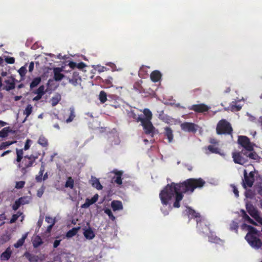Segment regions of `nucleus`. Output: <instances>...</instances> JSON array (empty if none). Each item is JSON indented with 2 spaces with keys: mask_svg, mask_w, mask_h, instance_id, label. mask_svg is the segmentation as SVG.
Here are the masks:
<instances>
[{
  "mask_svg": "<svg viewBox=\"0 0 262 262\" xmlns=\"http://www.w3.org/2000/svg\"><path fill=\"white\" fill-rule=\"evenodd\" d=\"M60 242H61V240L56 239L54 241V244H53L54 248H57L60 245Z\"/></svg>",
  "mask_w": 262,
  "mask_h": 262,
  "instance_id": "nucleus-64",
  "label": "nucleus"
},
{
  "mask_svg": "<svg viewBox=\"0 0 262 262\" xmlns=\"http://www.w3.org/2000/svg\"><path fill=\"white\" fill-rule=\"evenodd\" d=\"M62 71V69L61 68H55L53 69L54 72V79L56 81H59L61 80L64 75L61 72Z\"/></svg>",
  "mask_w": 262,
  "mask_h": 262,
  "instance_id": "nucleus-17",
  "label": "nucleus"
},
{
  "mask_svg": "<svg viewBox=\"0 0 262 262\" xmlns=\"http://www.w3.org/2000/svg\"><path fill=\"white\" fill-rule=\"evenodd\" d=\"M14 142L12 141H6L4 142L1 143L0 145V150L4 149L9 146L12 145Z\"/></svg>",
  "mask_w": 262,
  "mask_h": 262,
  "instance_id": "nucleus-48",
  "label": "nucleus"
},
{
  "mask_svg": "<svg viewBox=\"0 0 262 262\" xmlns=\"http://www.w3.org/2000/svg\"><path fill=\"white\" fill-rule=\"evenodd\" d=\"M32 109H33V107L31 104H29L27 105V106L24 112V114L26 115V117L25 118V119L23 120V123H24L26 121L27 117L29 115H31V114L32 112Z\"/></svg>",
  "mask_w": 262,
  "mask_h": 262,
  "instance_id": "nucleus-33",
  "label": "nucleus"
},
{
  "mask_svg": "<svg viewBox=\"0 0 262 262\" xmlns=\"http://www.w3.org/2000/svg\"><path fill=\"white\" fill-rule=\"evenodd\" d=\"M74 180L71 177H69L67 180L64 186L66 188H70V189H73L74 188Z\"/></svg>",
  "mask_w": 262,
  "mask_h": 262,
  "instance_id": "nucleus-36",
  "label": "nucleus"
},
{
  "mask_svg": "<svg viewBox=\"0 0 262 262\" xmlns=\"http://www.w3.org/2000/svg\"><path fill=\"white\" fill-rule=\"evenodd\" d=\"M45 189V186L42 185L41 187L37 190V196L39 198H41L44 193Z\"/></svg>",
  "mask_w": 262,
  "mask_h": 262,
  "instance_id": "nucleus-52",
  "label": "nucleus"
},
{
  "mask_svg": "<svg viewBox=\"0 0 262 262\" xmlns=\"http://www.w3.org/2000/svg\"><path fill=\"white\" fill-rule=\"evenodd\" d=\"M22 214V212L18 211L16 214H13L9 222L10 224H13L15 223L18 219L19 216Z\"/></svg>",
  "mask_w": 262,
  "mask_h": 262,
  "instance_id": "nucleus-44",
  "label": "nucleus"
},
{
  "mask_svg": "<svg viewBox=\"0 0 262 262\" xmlns=\"http://www.w3.org/2000/svg\"><path fill=\"white\" fill-rule=\"evenodd\" d=\"M22 199H18L15 201L14 203L12 206V209L14 210H17L19 208V207L21 205L20 203V201Z\"/></svg>",
  "mask_w": 262,
  "mask_h": 262,
  "instance_id": "nucleus-50",
  "label": "nucleus"
},
{
  "mask_svg": "<svg viewBox=\"0 0 262 262\" xmlns=\"http://www.w3.org/2000/svg\"><path fill=\"white\" fill-rule=\"evenodd\" d=\"M207 149L211 153L219 154L220 152L219 148L212 145L208 146Z\"/></svg>",
  "mask_w": 262,
  "mask_h": 262,
  "instance_id": "nucleus-45",
  "label": "nucleus"
},
{
  "mask_svg": "<svg viewBox=\"0 0 262 262\" xmlns=\"http://www.w3.org/2000/svg\"><path fill=\"white\" fill-rule=\"evenodd\" d=\"M31 142V140L30 139H27L25 142V144L23 150H27L30 148V143Z\"/></svg>",
  "mask_w": 262,
  "mask_h": 262,
  "instance_id": "nucleus-56",
  "label": "nucleus"
},
{
  "mask_svg": "<svg viewBox=\"0 0 262 262\" xmlns=\"http://www.w3.org/2000/svg\"><path fill=\"white\" fill-rule=\"evenodd\" d=\"M187 213L188 215L191 218H196V220H199L201 217H202L199 213L196 212L194 210L191 209L190 207L187 208Z\"/></svg>",
  "mask_w": 262,
  "mask_h": 262,
  "instance_id": "nucleus-27",
  "label": "nucleus"
},
{
  "mask_svg": "<svg viewBox=\"0 0 262 262\" xmlns=\"http://www.w3.org/2000/svg\"><path fill=\"white\" fill-rule=\"evenodd\" d=\"M246 209L248 213L252 217H255V216L258 214L257 210L251 204L247 203L246 204Z\"/></svg>",
  "mask_w": 262,
  "mask_h": 262,
  "instance_id": "nucleus-19",
  "label": "nucleus"
},
{
  "mask_svg": "<svg viewBox=\"0 0 262 262\" xmlns=\"http://www.w3.org/2000/svg\"><path fill=\"white\" fill-rule=\"evenodd\" d=\"M41 81V78L39 77H36L33 79L30 83V86L31 89L38 85Z\"/></svg>",
  "mask_w": 262,
  "mask_h": 262,
  "instance_id": "nucleus-42",
  "label": "nucleus"
},
{
  "mask_svg": "<svg viewBox=\"0 0 262 262\" xmlns=\"http://www.w3.org/2000/svg\"><path fill=\"white\" fill-rule=\"evenodd\" d=\"M111 206L114 211L120 210L123 209L122 202L120 201H113Z\"/></svg>",
  "mask_w": 262,
  "mask_h": 262,
  "instance_id": "nucleus-26",
  "label": "nucleus"
},
{
  "mask_svg": "<svg viewBox=\"0 0 262 262\" xmlns=\"http://www.w3.org/2000/svg\"><path fill=\"white\" fill-rule=\"evenodd\" d=\"M181 128L185 132L195 133L196 131L195 125L193 123H183L181 124Z\"/></svg>",
  "mask_w": 262,
  "mask_h": 262,
  "instance_id": "nucleus-14",
  "label": "nucleus"
},
{
  "mask_svg": "<svg viewBox=\"0 0 262 262\" xmlns=\"http://www.w3.org/2000/svg\"><path fill=\"white\" fill-rule=\"evenodd\" d=\"M245 239L249 245L255 249H258L262 246V242L256 236H249V235H246Z\"/></svg>",
  "mask_w": 262,
  "mask_h": 262,
  "instance_id": "nucleus-8",
  "label": "nucleus"
},
{
  "mask_svg": "<svg viewBox=\"0 0 262 262\" xmlns=\"http://www.w3.org/2000/svg\"><path fill=\"white\" fill-rule=\"evenodd\" d=\"M242 108V106L240 105H236V104H231L230 105V110L231 111L234 112H238L241 110Z\"/></svg>",
  "mask_w": 262,
  "mask_h": 262,
  "instance_id": "nucleus-46",
  "label": "nucleus"
},
{
  "mask_svg": "<svg viewBox=\"0 0 262 262\" xmlns=\"http://www.w3.org/2000/svg\"><path fill=\"white\" fill-rule=\"evenodd\" d=\"M245 239L249 245L255 249H258L262 246V242L256 236H249V235H246Z\"/></svg>",
  "mask_w": 262,
  "mask_h": 262,
  "instance_id": "nucleus-7",
  "label": "nucleus"
},
{
  "mask_svg": "<svg viewBox=\"0 0 262 262\" xmlns=\"http://www.w3.org/2000/svg\"><path fill=\"white\" fill-rule=\"evenodd\" d=\"M232 133V128L231 124L226 120L222 119L216 126V133L218 135H230Z\"/></svg>",
  "mask_w": 262,
  "mask_h": 262,
  "instance_id": "nucleus-3",
  "label": "nucleus"
},
{
  "mask_svg": "<svg viewBox=\"0 0 262 262\" xmlns=\"http://www.w3.org/2000/svg\"><path fill=\"white\" fill-rule=\"evenodd\" d=\"M19 199H22V200L20 201V205H25L29 203V201L27 200V197L23 196L20 197Z\"/></svg>",
  "mask_w": 262,
  "mask_h": 262,
  "instance_id": "nucleus-57",
  "label": "nucleus"
},
{
  "mask_svg": "<svg viewBox=\"0 0 262 262\" xmlns=\"http://www.w3.org/2000/svg\"><path fill=\"white\" fill-rule=\"evenodd\" d=\"M46 221L48 223H49V224H52V223H55L54 220L52 217H51L50 216H46Z\"/></svg>",
  "mask_w": 262,
  "mask_h": 262,
  "instance_id": "nucleus-61",
  "label": "nucleus"
},
{
  "mask_svg": "<svg viewBox=\"0 0 262 262\" xmlns=\"http://www.w3.org/2000/svg\"><path fill=\"white\" fill-rule=\"evenodd\" d=\"M104 212L106 213L109 217V218L112 221H114L115 220V217L113 215L111 209L107 208L104 210Z\"/></svg>",
  "mask_w": 262,
  "mask_h": 262,
  "instance_id": "nucleus-49",
  "label": "nucleus"
},
{
  "mask_svg": "<svg viewBox=\"0 0 262 262\" xmlns=\"http://www.w3.org/2000/svg\"><path fill=\"white\" fill-rule=\"evenodd\" d=\"M256 222L260 225H262V218L257 214L255 217H253Z\"/></svg>",
  "mask_w": 262,
  "mask_h": 262,
  "instance_id": "nucleus-58",
  "label": "nucleus"
},
{
  "mask_svg": "<svg viewBox=\"0 0 262 262\" xmlns=\"http://www.w3.org/2000/svg\"><path fill=\"white\" fill-rule=\"evenodd\" d=\"M35 94L40 95L41 96H43L45 93V86L44 85H40L36 91V92H34Z\"/></svg>",
  "mask_w": 262,
  "mask_h": 262,
  "instance_id": "nucleus-47",
  "label": "nucleus"
},
{
  "mask_svg": "<svg viewBox=\"0 0 262 262\" xmlns=\"http://www.w3.org/2000/svg\"><path fill=\"white\" fill-rule=\"evenodd\" d=\"M238 143L244 148L242 150L249 151L253 150L254 144L250 142L249 138L247 136H239L238 138Z\"/></svg>",
  "mask_w": 262,
  "mask_h": 262,
  "instance_id": "nucleus-4",
  "label": "nucleus"
},
{
  "mask_svg": "<svg viewBox=\"0 0 262 262\" xmlns=\"http://www.w3.org/2000/svg\"><path fill=\"white\" fill-rule=\"evenodd\" d=\"M10 132L11 129L9 127H5L0 131V137L2 138L6 137Z\"/></svg>",
  "mask_w": 262,
  "mask_h": 262,
  "instance_id": "nucleus-37",
  "label": "nucleus"
},
{
  "mask_svg": "<svg viewBox=\"0 0 262 262\" xmlns=\"http://www.w3.org/2000/svg\"><path fill=\"white\" fill-rule=\"evenodd\" d=\"M61 99L60 95H57L51 98V104L53 106H56Z\"/></svg>",
  "mask_w": 262,
  "mask_h": 262,
  "instance_id": "nucleus-39",
  "label": "nucleus"
},
{
  "mask_svg": "<svg viewBox=\"0 0 262 262\" xmlns=\"http://www.w3.org/2000/svg\"><path fill=\"white\" fill-rule=\"evenodd\" d=\"M165 138L167 139L168 143H171L173 140V134L172 129L166 126L164 128V131L162 133Z\"/></svg>",
  "mask_w": 262,
  "mask_h": 262,
  "instance_id": "nucleus-15",
  "label": "nucleus"
},
{
  "mask_svg": "<svg viewBox=\"0 0 262 262\" xmlns=\"http://www.w3.org/2000/svg\"><path fill=\"white\" fill-rule=\"evenodd\" d=\"M205 184L206 182L201 178H189L178 183L171 182L160 191L159 198L162 204L167 206L174 197L173 207L178 208L181 206L180 202L185 194H191L195 189H202Z\"/></svg>",
  "mask_w": 262,
  "mask_h": 262,
  "instance_id": "nucleus-1",
  "label": "nucleus"
},
{
  "mask_svg": "<svg viewBox=\"0 0 262 262\" xmlns=\"http://www.w3.org/2000/svg\"><path fill=\"white\" fill-rule=\"evenodd\" d=\"M12 252L10 247H8L6 250L1 255V259L2 260H8L10 258Z\"/></svg>",
  "mask_w": 262,
  "mask_h": 262,
  "instance_id": "nucleus-21",
  "label": "nucleus"
},
{
  "mask_svg": "<svg viewBox=\"0 0 262 262\" xmlns=\"http://www.w3.org/2000/svg\"><path fill=\"white\" fill-rule=\"evenodd\" d=\"M247 153L245 150H242L239 152H232V158L235 163L240 165H244L248 162L246 155Z\"/></svg>",
  "mask_w": 262,
  "mask_h": 262,
  "instance_id": "nucleus-5",
  "label": "nucleus"
},
{
  "mask_svg": "<svg viewBox=\"0 0 262 262\" xmlns=\"http://www.w3.org/2000/svg\"><path fill=\"white\" fill-rule=\"evenodd\" d=\"M37 143L43 147H46L49 145L48 139L43 135L39 136Z\"/></svg>",
  "mask_w": 262,
  "mask_h": 262,
  "instance_id": "nucleus-29",
  "label": "nucleus"
},
{
  "mask_svg": "<svg viewBox=\"0 0 262 262\" xmlns=\"http://www.w3.org/2000/svg\"><path fill=\"white\" fill-rule=\"evenodd\" d=\"M18 73L21 77L25 76L27 73L26 68L25 66L21 67L18 70Z\"/></svg>",
  "mask_w": 262,
  "mask_h": 262,
  "instance_id": "nucleus-53",
  "label": "nucleus"
},
{
  "mask_svg": "<svg viewBox=\"0 0 262 262\" xmlns=\"http://www.w3.org/2000/svg\"><path fill=\"white\" fill-rule=\"evenodd\" d=\"M244 179L243 180V186L246 188L247 187H251L254 182V174L252 172H250L249 175L246 170H244Z\"/></svg>",
  "mask_w": 262,
  "mask_h": 262,
  "instance_id": "nucleus-6",
  "label": "nucleus"
},
{
  "mask_svg": "<svg viewBox=\"0 0 262 262\" xmlns=\"http://www.w3.org/2000/svg\"><path fill=\"white\" fill-rule=\"evenodd\" d=\"M43 244L42 239L38 235L35 236L32 239V244L34 248H37Z\"/></svg>",
  "mask_w": 262,
  "mask_h": 262,
  "instance_id": "nucleus-25",
  "label": "nucleus"
},
{
  "mask_svg": "<svg viewBox=\"0 0 262 262\" xmlns=\"http://www.w3.org/2000/svg\"><path fill=\"white\" fill-rule=\"evenodd\" d=\"M190 110H192L196 113H204L208 111L209 107L204 103L193 104L189 107Z\"/></svg>",
  "mask_w": 262,
  "mask_h": 262,
  "instance_id": "nucleus-11",
  "label": "nucleus"
},
{
  "mask_svg": "<svg viewBox=\"0 0 262 262\" xmlns=\"http://www.w3.org/2000/svg\"><path fill=\"white\" fill-rule=\"evenodd\" d=\"M85 67V63H84L82 62H79L78 64H77L76 68H77L79 69H82L83 68Z\"/></svg>",
  "mask_w": 262,
  "mask_h": 262,
  "instance_id": "nucleus-62",
  "label": "nucleus"
},
{
  "mask_svg": "<svg viewBox=\"0 0 262 262\" xmlns=\"http://www.w3.org/2000/svg\"><path fill=\"white\" fill-rule=\"evenodd\" d=\"M28 235V233H26L23 235L21 238L19 239L17 242L14 244V246L15 248H18L21 247L25 241Z\"/></svg>",
  "mask_w": 262,
  "mask_h": 262,
  "instance_id": "nucleus-30",
  "label": "nucleus"
},
{
  "mask_svg": "<svg viewBox=\"0 0 262 262\" xmlns=\"http://www.w3.org/2000/svg\"><path fill=\"white\" fill-rule=\"evenodd\" d=\"M233 188V193L235 194L236 197H238L239 196L238 191L236 187L234 185H232Z\"/></svg>",
  "mask_w": 262,
  "mask_h": 262,
  "instance_id": "nucleus-59",
  "label": "nucleus"
},
{
  "mask_svg": "<svg viewBox=\"0 0 262 262\" xmlns=\"http://www.w3.org/2000/svg\"><path fill=\"white\" fill-rule=\"evenodd\" d=\"M143 113L145 117L143 118V115L141 114V118H139V120L140 121H150L152 118V113L151 111L148 108H145L143 111Z\"/></svg>",
  "mask_w": 262,
  "mask_h": 262,
  "instance_id": "nucleus-22",
  "label": "nucleus"
},
{
  "mask_svg": "<svg viewBox=\"0 0 262 262\" xmlns=\"http://www.w3.org/2000/svg\"><path fill=\"white\" fill-rule=\"evenodd\" d=\"M242 215L243 218L247 221L248 223L254 225H257V224L255 222H254L252 219H251L246 213V211L244 210H241Z\"/></svg>",
  "mask_w": 262,
  "mask_h": 262,
  "instance_id": "nucleus-31",
  "label": "nucleus"
},
{
  "mask_svg": "<svg viewBox=\"0 0 262 262\" xmlns=\"http://www.w3.org/2000/svg\"><path fill=\"white\" fill-rule=\"evenodd\" d=\"M245 151L247 153V154L246 155L247 159H248V158H249L250 159L258 160L260 158V157L256 154V152L254 151V150L252 151L246 150Z\"/></svg>",
  "mask_w": 262,
  "mask_h": 262,
  "instance_id": "nucleus-28",
  "label": "nucleus"
},
{
  "mask_svg": "<svg viewBox=\"0 0 262 262\" xmlns=\"http://www.w3.org/2000/svg\"><path fill=\"white\" fill-rule=\"evenodd\" d=\"M111 173L115 174V176L112 179V182L117 184L119 186L121 185L122 184V177L123 174V171L114 169L111 171Z\"/></svg>",
  "mask_w": 262,
  "mask_h": 262,
  "instance_id": "nucleus-9",
  "label": "nucleus"
},
{
  "mask_svg": "<svg viewBox=\"0 0 262 262\" xmlns=\"http://www.w3.org/2000/svg\"><path fill=\"white\" fill-rule=\"evenodd\" d=\"M141 125L143 126V129L146 134L149 135L153 134L155 129L151 121H140Z\"/></svg>",
  "mask_w": 262,
  "mask_h": 262,
  "instance_id": "nucleus-13",
  "label": "nucleus"
},
{
  "mask_svg": "<svg viewBox=\"0 0 262 262\" xmlns=\"http://www.w3.org/2000/svg\"><path fill=\"white\" fill-rule=\"evenodd\" d=\"M161 77L162 74L161 72L158 70L154 71L151 73L150 75L151 80L154 82L159 81Z\"/></svg>",
  "mask_w": 262,
  "mask_h": 262,
  "instance_id": "nucleus-20",
  "label": "nucleus"
},
{
  "mask_svg": "<svg viewBox=\"0 0 262 262\" xmlns=\"http://www.w3.org/2000/svg\"><path fill=\"white\" fill-rule=\"evenodd\" d=\"M92 181V185L94 187L96 188L97 190L102 189L103 186L100 184L98 179L94 178Z\"/></svg>",
  "mask_w": 262,
  "mask_h": 262,
  "instance_id": "nucleus-35",
  "label": "nucleus"
},
{
  "mask_svg": "<svg viewBox=\"0 0 262 262\" xmlns=\"http://www.w3.org/2000/svg\"><path fill=\"white\" fill-rule=\"evenodd\" d=\"M69 81L73 85L76 86L81 81V78L77 72H74L72 78H69Z\"/></svg>",
  "mask_w": 262,
  "mask_h": 262,
  "instance_id": "nucleus-18",
  "label": "nucleus"
},
{
  "mask_svg": "<svg viewBox=\"0 0 262 262\" xmlns=\"http://www.w3.org/2000/svg\"><path fill=\"white\" fill-rule=\"evenodd\" d=\"M197 222V228L198 229L203 233L207 232L208 231H210L209 227L207 224V222L201 217L199 220H196Z\"/></svg>",
  "mask_w": 262,
  "mask_h": 262,
  "instance_id": "nucleus-10",
  "label": "nucleus"
},
{
  "mask_svg": "<svg viewBox=\"0 0 262 262\" xmlns=\"http://www.w3.org/2000/svg\"><path fill=\"white\" fill-rule=\"evenodd\" d=\"M112 81L113 78L112 77H108L107 78L103 80L104 83L106 84L108 87L113 86Z\"/></svg>",
  "mask_w": 262,
  "mask_h": 262,
  "instance_id": "nucleus-51",
  "label": "nucleus"
},
{
  "mask_svg": "<svg viewBox=\"0 0 262 262\" xmlns=\"http://www.w3.org/2000/svg\"><path fill=\"white\" fill-rule=\"evenodd\" d=\"M128 116L129 118H132L137 122H140V120H139L138 118H141V115L137 116L134 110H131L128 113Z\"/></svg>",
  "mask_w": 262,
  "mask_h": 262,
  "instance_id": "nucleus-34",
  "label": "nucleus"
},
{
  "mask_svg": "<svg viewBox=\"0 0 262 262\" xmlns=\"http://www.w3.org/2000/svg\"><path fill=\"white\" fill-rule=\"evenodd\" d=\"M99 100L102 103H104L107 100V95L106 93L103 91H101L100 92L99 96Z\"/></svg>",
  "mask_w": 262,
  "mask_h": 262,
  "instance_id": "nucleus-43",
  "label": "nucleus"
},
{
  "mask_svg": "<svg viewBox=\"0 0 262 262\" xmlns=\"http://www.w3.org/2000/svg\"><path fill=\"white\" fill-rule=\"evenodd\" d=\"M16 81L12 76L8 77V79L4 81L5 85L3 89L7 91L13 90L15 87Z\"/></svg>",
  "mask_w": 262,
  "mask_h": 262,
  "instance_id": "nucleus-12",
  "label": "nucleus"
},
{
  "mask_svg": "<svg viewBox=\"0 0 262 262\" xmlns=\"http://www.w3.org/2000/svg\"><path fill=\"white\" fill-rule=\"evenodd\" d=\"M5 61L9 64H13L15 62V58L12 57H6L5 59Z\"/></svg>",
  "mask_w": 262,
  "mask_h": 262,
  "instance_id": "nucleus-55",
  "label": "nucleus"
},
{
  "mask_svg": "<svg viewBox=\"0 0 262 262\" xmlns=\"http://www.w3.org/2000/svg\"><path fill=\"white\" fill-rule=\"evenodd\" d=\"M83 235L88 239H92L95 236V234L91 227L84 230Z\"/></svg>",
  "mask_w": 262,
  "mask_h": 262,
  "instance_id": "nucleus-23",
  "label": "nucleus"
},
{
  "mask_svg": "<svg viewBox=\"0 0 262 262\" xmlns=\"http://www.w3.org/2000/svg\"><path fill=\"white\" fill-rule=\"evenodd\" d=\"M70 114L68 118L67 119L66 122L69 123L72 122L74 118L75 117V111L73 107H70Z\"/></svg>",
  "mask_w": 262,
  "mask_h": 262,
  "instance_id": "nucleus-41",
  "label": "nucleus"
},
{
  "mask_svg": "<svg viewBox=\"0 0 262 262\" xmlns=\"http://www.w3.org/2000/svg\"><path fill=\"white\" fill-rule=\"evenodd\" d=\"M80 229V227H74L67 232L66 236L68 238L72 237L75 236Z\"/></svg>",
  "mask_w": 262,
  "mask_h": 262,
  "instance_id": "nucleus-32",
  "label": "nucleus"
},
{
  "mask_svg": "<svg viewBox=\"0 0 262 262\" xmlns=\"http://www.w3.org/2000/svg\"><path fill=\"white\" fill-rule=\"evenodd\" d=\"M248 232L247 235L249 236H255L257 234V230L251 226H248Z\"/></svg>",
  "mask_w": 262,
  "mask_h": 262,
  "instance_id": "nucleus-38",
  "label": "nucleus"
},
{
  "mask_svg": "<svg viewBox=\"0 0 262 262\" xmlns=\"http://www.w3.org/2000/svg\"><path fill=\"white\" fill-rule=\"evenodd\" d=\"M210 235L208 236V241L209 242L219 243L221 241V239L219 237L213 235V234L211 232H210Z\"/></svg>",
  "mask_w": 262,
  "mask_h": 262,
  "instance_id": "nucleus-40",
  "label": "nucleus"
},
{
  "mask_svg": "<svg viewBox=\"0 0 262 262\" xmlns=\"http://www.w3.org/2000/svg\"><path fill=\"white\" fill-rule=\"evenodd\" d=\"M25 184V182L24 181L16 182L15 185V188L16 189H21L23 188Z\"/></svg>",
  "mask_w": 262,
  "mask_h": 262,
  "instance_id": "nucleus-54",
  "label": "nucleus"
},
{
  "mask_svg": "<svg viewBox=\"0 0 262 262\" xmlns=\"http://www.w3.org/2000/svg\"><path fill=\"white\" fill-rule=\"evenodd\" d=\"M16 152L17 157L14 163L17 165V167L20 169L21 173L25 174L27 172V169L33 165L38 158V156L31 155L24 157L23 149H16Z\"/></svg>",
  "mask_w": 262,
  "mask_h": 262,
  "instance_id": "nucleus-2",
  "label": "nucleus"
},
{
  "mask_svg": "<svg viewBox=\"0 0 262 262\" xmlns=\"http://www.w3.org/2000/svg\"><path fill=\"white\" fill-rule=\"evenodd\" d=\"M98 198L99 195L96 193L91 199L87 198L85 203L81 205V207L83 208H88L90 205L96 203L98 201Z\"/></svg>",
  "mask_w": 262,
  "mask_h": 262,
  "instance_id": "nucleus-16",
  "label": "nucleus"
},
{
  "mask_svg": "<svg viewBox=\"0 0 262 262\" xmlns=\"http://www.w3.org/2000/svg\"><path fill=\"white\" fill-rule=\"evenodd\" d=\"M43 179V176L38 174L35 177V180L37 182H41Z\"/></svg>",
  "mask_w": 262,
  "mask_h": 262,
  "instance_id": "nucleus-60",
  "label": "nucleus"
},
{
  "mask_svg": "<svg viewBox=\"0 0 262 262\" xmlns=\"http://www.w3.org/2000/svg\"><path fill=\"white\" fill-rule=\"evenodd\" d=\"M68 65L71 69H73L76 67L77 63L74 61H70Z\"/></svg>",
  "mask_w": 262,
  "mask_h": 262,
  "instance_id": "nucleus-63",
  "label": "nucleus"
},
{
  "mask_svg": "<svg viewBox=\"0 0 262 262\" xmlns=\"http://www.w3.org/2000/svg\"><path fill=\"white\" fill-rule=\"evenodd\" d=\"M24 256L29 261V262H38L39 257L37 255H35L30 253L29 252H26Z\"/></svg>",
  "mask_w": 262,
  "mask_h": 262,
  "instance_id": "nucleus-24",
  "label": "nucleus"
}]
</instances>
